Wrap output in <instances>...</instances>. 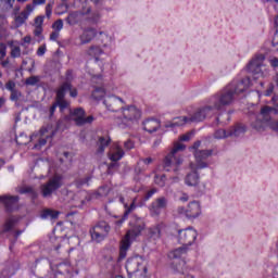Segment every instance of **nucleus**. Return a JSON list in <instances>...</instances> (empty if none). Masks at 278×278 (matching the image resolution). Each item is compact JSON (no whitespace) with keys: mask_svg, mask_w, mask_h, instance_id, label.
I'll return each mask as SVG.
<instances>
[{"mask_svg":"<svg viewBox=\"0 0 278 278\" xmlns=\"http://www.w3.org/2000/svg\"><path fill=\"white\" fill-rule=\"evenodd\" d=\"M233 96L235 93L231 89L224 88L210 98L208 105L200 108L194 112L193 121H205V118L216 115L223 108L232 103Z\"/></svg>","mask_w":278,"mask_h":278,"instance_id":"f257e3e1","label":"nucleus"},{"mask_svg":"<svg viewBox=\"0 0 278 278\" xmlns=\"http://www.w3.org/2000/svg\"><path fill=\"white\" fill-rule=\"evenodd\" d=\"M276 109L274 106L265 105L261 108V111L257 115L251 117V126L257 131H262L269 126L271 130L278 132V118L273 119V116L276 114Z\"/></svg>","mask_w":278,"mask_h":278,"instance_id":"f03ea898","label":"nucleus"},{"mask_svg":"<svg viewBox=\"0 0 278 278\" xmlns=\"http://www.w3.org/2000/svg\"><path fill=\"white\" fill-rule=\"evenodd\" d=\"M211 156V151H197L194 153L195 164H189V168H191V173L186 176V185L188 187H197L199 184V174L198 170L202 168H207L208 164L205 162Z\"/></svg>","mask_w":278,"mask_h":278,"instance_id":"7ed1b4c3","label":"nucleus"},{"mask_svg":"<svg viewBox=\"0 0 278 278\" xmlns=\"http://www.w3.org/2000/svg\"><path fill=\"white\" fill-rule=\"evenodd\" d=\"M141 118V111L137 106L122 108V117H116L115 123L121 129H126L137 124Z\"/></svg>","mask_w":278,"mask_h":278,"instance_id":"20e7f679","label":"nucleus"},{"mask_svg":"<svg viewBox=\"0 0 278 278\" xmlns=\"http://www.w3.org/2000/svg\"><path fill=\"white\" fill-rule=\"evenodd\" d=\"M186 149V146L182 143H175L174 148H172V151L168 153L167 156H165L163 162V168L165 172H177L180 164L184 163V160L178 154L179 151H184Z\"/></svg>","mask_w":278,"mask_h":278,"instance_id":"39448f33","label":"nucleus"},{"mask_svg":"<svg viewBox=\"0 0 278 278\" xmlns=\"http://www.w3.org/2000/svg\"><path fill=\"white\" fill-rule=\"evenodd\" d=\"M144 230V224H135L131 229H129L121 242L119 247V258L125 260L127 256V252L131 247V239H136L141 236L142 231Z\"/></svg>","mask_w":278,"mask_h":278,"instance_id":"423d86ee","label":"nucleus"},{"mask_svg":"<svg viewBox=\"0 0 278 278\" xmlns=\"http://www.w3.org/2000/svg\"><path fill=\"white\" fill-rule=\"evenodd\" d=\"M126 269L129 278H147L148 267L142 266V258L140 257L128 258Z\"/></svg>","mask_w":278,"mask_h":278,"instance_id":"0eeeda50","label":"nucleus"},{"mask_svg":"<svg viewBox=\"0 0 278 278\" xmlns=\"http://www.w3.org/2000/svg\"><path fill=\"white\" fill-rule=\"evenodd\" d=\"M189 251H190L189 245H182L180 248H176L175 250L170 251L168 254V257L170 260H180L179 265H175L174 263L172 264L174 269L179 274H185V266H186L185 257Z\"/></svg>","mask_w":278,"mask_h":278,"instance_id":"6e6552de","label":"nucleus"},{"mask_svg":"<svg viewBox=\"0 0 278 278\" xmlns=\"http://www.w3.org/2000/svg\"><path fill=\"white\" fill-rule=\"evenodd\" d=\"M112 228L105 220H100L90 229V236L92 241L102 242L108 238Z\"/></svg>","mask_w":278,"mask_h":278,"instance_id":"1a4fd4ad","label":"nucleus"},{"mask_svg":"<svg viewBox=\"0 0 278 278\" xmlns=\"http://www.w3.org/2000/svg\"><path fill=\"white\" fill-rule=\"evenodd\" d=\"M264 61H266V56L263 53H258L252 59L250 63H248V72L253 75L254 80L264 77L262 70L264 66Z\"/></svg>","mask_w":278,"mask_h":278,"instance_id":"9d476101","label":"nucleus"},{"mask_svg":"<svg viewBox=\"0 0 278 278\" xmlns=\"http://www.w3.org/2000/svg\"><path fill=\"white\" fill-rule=\"evenodd\" d=\"M62 187V177L52 176L48 182L41 185V194L43 199L51 198L54 192H56Z\"/></svg>","mask_w":278,"mask_h":278,"instance_id":"9b49d317","label":"nucleus"},{"mask_svg":"<svg viewBox=\"0 0 278 278\" xmlns=\"http://www.w3.org/2000/svg\"><path fill=\"white\" fill-rule=\"evenodd\" d=\"M177 233H178L177 241L185 247H191L192 244H194L198 238V232L193 227L179 229Z\"/></svg>","mask_w":278,"mask_h":278,"instance_id":"f8f14e48","label":"nucleus"},{"mask_svg":"<svg viewBox=\"0 0 278 278\" xmlns=\"http://www.w3.org/2000/svg\"><path fill=\"white\" fill-rule=\"evenodd\" d=\"M247 131V128L244 125H236L235 127L230 128L229 131H226L225 129H218L215 131V139L223 140L228 137H239L240 135H243Z\"/></svg>","mask_w":278,"mask_h":278,"instance_id":"ddd939ff","label":"nucleus"},{"mask_svg":"<svg viewBox=\"0 0 278 278\" xmlns=\"http://www.w3.org/2000/svg\"><path fill=\"white\" fill-rule=\"evenodd\" d=\"M72 116H74V123L76 126L91 125L94 122V117L92 115L86 116V112L84 108H75L72 112Z\"/></svg>","mask_w":278,"mask_h":278,"instance_id":"4468645a","label":"nucleus"},{"mask_svg":"<svg viewBox=\"0 0 278 278\" xmlns=\"http://www.w3.org/2000/svg\"><path fill=\"white\" fill-rule=\"evenodd\" d=\"M70 103L64 99V92L62 90L58 92L55 97V102L49 108V119H52L55 111L60 108L61 112H64L68 108Z\"/></svg>","mask_w":278,"mask_h":278,"instance_id":"2eb2a0df","label":"nucleus"},{"mask_svg":"<svg viewBox=\"0 0 278 278\" xmlns=\"http://www.w3.org/2000/svg\"><path fill=\"white\" fill-rule=\"evenodd\" d=\"M50 267H51V270H54L58 275H62V276H73V273H74V267L68 261L51 264Z\"/></svg>","mask_w":278,"mask_h":278,"instance_id":"dca6fc26","label":"nucleus"},{"mask_svg":"<svg viewBox=\"0 0 278 278\" xmlns=\"http://www.w3.org/2000/svg\"><path fill=\"white\" fill-rule=\"evenodd\" d=\"M119 202L124 205V208L126 211H124L123 217L115 222V225L117 227H121L122 224H124L129 218L130 213H132L137 207L136 199L132 200L131 204H126L125 203V198L123 195H119Z\"/></svg>","mask_w":278,"mask_h":278,"instance_id":"f3484780","label":"nucleus"},{"mask_svg":"<svg viewBox=\"0 0 278 278\" xmlns=\"http://www.w3.org/2000/svg\"><path fill=\"white\" fill-rule=\"evenodd\" d=\"M251 85L250 78H242L239 83H230L227 87L228 90H232L235 94L243 93L245 90H249Z\"/></svg>","mask_w":278,"mask_h":278,"instance_id":"a211bd4d","label":"nucleus"},{"mask_svg":"<svg viewBox=\"0 0 278 278\" xmlns=\"http://www.w3.org/2000/svg\"><path fill=\"white\" fill-rule=\"evenodd\" d=\"M167 207V200L165 197L157 198L150 205V214L152 217H159L163 210Z\"/></svg>","mask_w":278,"mask_h":278,"instance_id":"6ab92c4d","label":"nucleus"},{"mask_svg":"<svg viewBox=\"0 0 278 278\" xmlns=\"http://www.w3.org/2000/svg\"><path fill=\"white\" fill-rule=\"evenodd\" d=\"M18 201V195H0V203L3 204L4 211H7V213H12L13 210L17 206Z\"/></svg>","mask_w":278,"mask_h":278,"instance_id":"aec40b11","label":"nucleus"},{"mask_svg":"<svg viewBox=\"0 0 278 278\" xmlns=\"http://www.w3.org/2000/svg\"><path fill=\"white\" fill-rule=\"evenodd\" d=\"M195 117V113H193V115L191 117H174V119H172V122H168L167 124H165V128H175V127H180L184 126L186 124L189 123H201L203 121H194Z\"/></svg>","mask_w":278,"mask_h":278,"instance_id":"412c9836","label":"nucleus"},{"mask_svg":"<svg viewBox=\"0 0 278 278\" xmlns=\"http://www.w3.org/2000/svg\"><path fill=\"white\" fill-rule=\"evenodd\" d=\"M62 91L63 93V100H65L66 93L70 92V97L73 99H76L78 96V90L76 87H73V84L70 83H62L60 87H58L55 91V98L59 97V92Z\"/></svg>","mask_w":278,"mask_h":278,"instance_id":"4be33fe9","label":"nucleus"},{"mask_svg":"<svg viewBox=\"0 0 278 278\" xmlns=\"http://www.w3.org/2000/svg\"><path fill=\"white\" fill-rule=\"evenodd\" d=\"M201 204L198 201H192L188 204L186 210V216L187 218H198L199 215H201Z\"/></svg>","mask_w":278,"mask_h":278,"instance_id":"5701e85b","label":"nucleus"},{"mask_svg":"<svg viewBox=\"0 0 278 278\" xmlns=\"http://www.w3.org/2000/svg\"><path fill=\"white\" fill-rule=\"evenodd\" d=\"M161 128V122L156 118H148L143 122V129L148 134H153Z\"/></svg>","mask_w":278,"mask_h":278,"instance_id":"b1692460","label":"nucleus"},{"mask_svg":"<svg viewBox=\"0 0 278 278\" xmlns=\"http://www.w3.org/2000/svg\"><path fill=\"white\" fill-rule=\"evenodd\" d=\"M97 36L96 28H85L84 34L80 35L81 45L89 43Z\"/></svg>","mask_w":278,"mask_h":278,"instance_id":"393cba45","label":"nucleus"},{"mask_svg":"<svg viewBox=\"0 0 278 278\" xmlns=\"http://www.w3.org/2000/svg\"><path fill=\"white\" fill-rule=\"evenodd\" d=\"M110 142L111 139L109 137H99V140L97 142V154H103V152H105V149L109 147Z\"/></svg>","mask_w":278,"mask_h":278,"instance_id":"a878e982","label":"nucleus"},{"mask_svg":"<svg viewBox=\"0 0 278 278\" xmlns=\"http://www.w3.org/2000/svg\"><path fill=\"white\" fill-rule=\"evenodd\" d=\"M125 155V151L121 147H116L115 151H111L109 153V160L111 162H118L121 161Z\"/></svg>","mask_w":278,"mask_h":278,"instance_id":"bb28decb","label":"nucleus"},{"mask_svg":"<svg viewBox=\"0 0 278 278\" xmlns=\"http://www.w3.org/2000/svg\"><path fill=\"white\" fill-rule=\"evenodd\" d=\"M60 214L61 213L59 211H55L53 208H43L41 213V218L43 219L50 218L52 220H55L59 218Z\"/></svg>","mask_w":278,"mask_h":278,"instance_id":"cd10ccee","label":"nucleus"},{"mask_svg":"<svg viewBox=\"0 0 278 278\" xmlns=\"http://www.w3.org/2000/svg\"><path fill=\"white\" fill-rule=\"evenodd\" d=\"M16 223H17V219H14L13 217H10L9 219H7V222H4V224H3L1 235L11 232L13 227L16 225Z\"/></svg>","mask_w":278,"mask_h":278,"instance_id":"c85d7f7f","label":"nucleus"},{"mask_svg":"<svg viewBox=\"0 0 278 278\" xmlns=\"http://www.w3.org/2000/svg\"><path fill=\"white\" fill-rule=\"evenodd\" d=\"M80 13L78 11L71 12L66 17V23L70 26H75L78 24Z\"/></svg>","mask_w":278,"mask_h":278,"instance_id":"c756f323","label":"nucleus"},{"mask_svg":"<svg viewBox=\"0 0 278 278\" xmlns=\"http://www.w3.org/2000/svg\"><path fill=\"white\" fill-rule=\"evenodd\" d=\"M87 54L90 58H94L96 62H98V58H100L103 54V51L98 46H91L90 49L87 51Z\"/></svg>","mask_w":278,"mask_h":278,"instance_id":"7c9ffc66","label":"nucleus"},{"mask_svg":"<svg viewBox=\"0 0 278 278\" xmlns=\"http://www.w3.org/2000/svg\"><path fill=\"white\" fill-rule=\"evenodd\" d=\"M29 13L26 11H22L18 15L15 16V23L18 26H23V24L28 20Z\"/></svg>","mask_w":278,"mask_h":278,"instance_id":"2f4dec72","label":"nucleus"},{"mask_svg":"<svg viewBox=\"0 0 278 278\" xmlns=\"http://www.w3.org/2000/svg\"><path fill=\"white\" fill-rule=\"evenodd\" d=\"M150 238H153L154 240L161 238V226L156 225L150 228L149 230Z\"/></svg>","mask_w":278,"mask_h":278,"instance_id":"473e14b6","label":"nucleus"},{"mask_svg":"<svg viewBox=\"0 0 278 278\" xmlns=\"http://www.w3.org/2000/svg\"><path fill=\"white\" fill-rule=\"evenodd\" d=\"M154 182L157 187L164 188L166 185V175H155Z\"/></svg>","mask_w":278,"mask_h":278,"instance_id":"72a5a7b5","label":"nucleus"},{"mask_svg":"<svg viewBox=\"0 0 278 278\" xmlns=\"http://www.w3.org/2000/svg\"><path fill=\"white\" fill-rule=\"evenodd\" d=\"M116 101H121L122 103H124V101L122 100V98H109V100H104V104L108 105V109L111 112H115L117 111L114 106H112V104L109 103H115Z\"/></svg>","mask_w":278,"mask_h":278,"instance_id":"f704fd0d","label":"nucleus"},{"mask_svg":"<svg viewBox=\"0 0 278 278\" xmlns=\"http://www.w3.org/2000/svg\"><path fill=\"white\" fill-rule=\"evenodd\" d=\"M51 28L54 29V31L61 33V30L64 28V22L62 20H56L54 23H52Z\"/></svg>","mask_w":278,"mask_h":278,"instance_id":"c9c22d12","label":"nucleus"},{"mask_svg":"<svg viewBox=\"0 0 278 278\" xmlns=\"http://www.w3.org/2000/svg\"><path fill=\"white\" fill-rule=\"evenodd\" d=\"M20 193H22V194L30 193L33 199H37V192L35 191V189L33 187H25V188L21 189Z\"/></svg>","mask_w":278,"mask_h":278,"instance_id":"e433bc0d","label":"nucleus"},{"mask_svg":"<svg viewBox=\"0 0 278 278\" xmlns=\"http://www.w3.org/2000/svg\"><path fill=\"white\" fill-rule=\"evenodd\" d=\"M40 79L37 76H31L26 78L25 84L26 86H36Z\"/></svg>","mask_w":278,"mask_h":278,"instance_id":"4c0bfd02","label":"nucleus"},{"mask_svg":"<svg viewBox=\"0 0 278 278\" xmlns=\"http://www.w3.org/2000/svg\"><path fill=\"white\" fill-rule=\"evenodd\" d=\"M202 142L201 141H194L192 149L194 150V154H197V152H211V155H213V150H201L199 151L198 149L201 148Z\"/></svg>","mask_w":278,"mask_h":278,"instance_id":"58836bf2","label":"nucleus"},{"mask_svg":"<svg viewBox=\"0 0 278 278\" xmlns=\"http://www.w3.org/2000/svg\"><path fill=\"white\" fill-rule=\"evenodd\" d=\"M21 96L18 90L10 91V101L17 102Z\"/></svg>","mask_w":278,"mask_h":278,"instance_id":"ea45409f","label":"nucleus"},{"mask_svg":"<svg viewBox=\"0 0 278 278\" xmlns=\"http://www.w3.org/2000/svg\"><path fill=\"white\" fill-rule=\"evenodd\" d=\"M10 56H12L13 59L21 58V49H20V47H17V46L13 47L12 51L10 52Z\"/></svg>","mask_w":278,"mask_h":278,"instance_id":"a19ab883","label":"nucleus"},{"mask_svg":"<svg viewBox=\"0 0 278 278\" xmlns=\"http://www.w3.org/2000/svg\"><path fill=\"white\" fill-rule=\"evenodd\" d=\"M72 81H73V70H67L65 73V81H63L62 84L72 85Z\"/></svg>","mask_w":278,"mask_h":278,"instance_id":"79ce46f5","label":"nucleus"},{"mask_svg":"<svg viewBox=\"0 0 278 278\" xmlns=\"http://www.w3.org/2000/svg\"><path fill=\"white\" fill-rule=\"evenodd\" d=\"M90 179H91L90 177L81 178V179L76 180L75 184L78 187H83L85 185H89Z\"/></svg>","mask_w":278,"mask_h":278,"instance_id":"37998d69","label":"nucleus"},{"mask_svg":"<svg viewBox=\"0 0 278 278\" xmlns=\"http://www.w3.org/2000/svg\"><path fill=\"white\" fill-rule=\"evenodd\" d=\"M155 193H157V189L155 188L148 190L144 195V201H149Z\"/></svg>","mask_w":278,"mask_h":278,"instance_id":"c03bdc74","label":"nucleus"},{"mask_svg":"<svg viewBox=\"0 0 278 278\" xmlns=\"http://www.w3.org/2000/svg\"><path fill=\"white\" fill-rule=\"evenodd\" d=\"M7 90H9L10 92L12 91H16V84L12 80L8 81L5 85Z\"/></svg>","mask_w":278,"mask_h":278,"instance_id":"a18cd8bd","label":"nucleus"},{"mask_svg":"<svg viewBox=\"0 0 278 278\" xmlns=\"http://www.w3.org/2000/svg\"><path fill=\"white\" fill-rule=\"evenodd\" d=\"M59 38H60V31L54 30L50 34L49 40L52 42H58Z\"/></svg>","mask_w":278,"mask_h":278,"instance_id":"49530a36","label":"nucleus"},{"mask_svg":"<svg viewBox=\"0 0 278 278\" xmlns=\"http://www.w3.org/2000/svg\"><path fill=\"white\" fill-rule=\"evenodd\" d=\"M52 11H53V4H48L46 5V17L50 18L52 16Z\"/></svg>","mask_w":278,"mask_h":278,"instance_id":"de8ad7c7","label":"nucleus"},{"mask_svg":"<svg viewBox=\"0 0 278 278\" xmlns=\"http://www.w3.org/2000/svg\"><path fill=\"white\" fill-rule=\"evenodd\" d=\"M42 33H43L42 26H36V28H34V36L35 37L40 38Z\"/></svg>","mask_w":278,"mask_h":278,"instance_id":"09e8293b","label":"nucleus"},{"mask_svg":"<svg viewBox=\"0 0 278 278\" xmlns=\"http://www.w3.org/2000/svg\"><path fill=\"white\" fill-rule=\"evenodd\" d=\"M46 52H47V46H45V45H42L41 47H39L37 49V55L39 58H42Z\"/></svg>","mask_w":278,"mask_h":278,"instance_id":"8fccbe9b","label":"nucleus"},{"mask_svg":"<svg viewBox=\"0 0 278 278\" xmlns=\"http://www.w3.org/2000/svg\"><path fill=\"white\" fill-rule=\"evenodd\" d=\"M43 16L42 15H39L36 17V20H34V23L36 24V27H42V24H43Z\"/></svg>","mask_w":278,"mask_h":278,"instance_id":"3c124183","label":"nucleus"},{"mask_svg":"<svg viewBox=\"0 0 278 278\" xmlns=\"http://www.w3.org/2000/svg\"><path fill=\"white\" fill-rule=\"evenodd\" d=\"M101 18L100 13L96 12L91 15V17L89 18L91 23H98Z\"/></svg>","mask_w":278,"mask_h":278,"instance_id":"603ef678","label":"nucleus"},{"mask_svg":"<svg viewBox=\"0 0 278 278\" xmlns=\"http://www.w3.org/2000/svg\"><path fill=\"white\" fill-rule=\"evenodd\" d=\"M274 90H275V86H274L273 83H270L269 86H268V89H266V91H265V96L266 97L273 96Z\"/></svg>","mask_w":278,"mask_h":278,"instance_id":"864d4df0","label":"nucleus"},{"mask_svg":"<svg viewBox=\"0 0 278 278\" xmlns=\"http://www.w3.org/2000/svg\"><path fill=\"white\" fill-rule=\"evenodd\" d=\"M67 1L68 0H61V4H60V8H63L64 10H63V12L62 13H67V10H68V8H70V5L67 4ZM61 13V14H62Z\"/></svg>","mask_w":278,"mask_h":278,"instance_id":"5fc2aeb1","label":"nucleus"},{"mask_svg":"<svg viewBox=\"0 0 278 278\" xmlns=\"http://www.w3.org/2000/svg\"><path fill=\"white\" fill-rule=\"evenodd\" d=\"M124 149L131 150L134 149V142L131 140H127L124 142Z\"/></svg>","mask_w":278,"mask_h":278,"instance_id":"6e6d98bb","label":"nucleus"},{"mask_svg":"<svg viewBox=\"0 0 278 278\" xmlns=\"http://www.w3.org/2000/svg\"><path fill=\"white\" fill-rule=\"evenodd\" d=\"M45 144H47V138H39L36 148H42Z\"/></svg>","mask_w":278,"mask_h":278,"instance_id":"4d7b16f0","label":"nucleus"},{"mask_svg":"<svg viewBox=\"0 0 278 278\" xmlns=\"http://www.w3.org/2000/svg\"><path fill=\"white\" fill-rule=\"evenodd\" d=\"M48 132H49L48 126H42L41 129H39V135H41V137H45V135H47Z\"/></svg>","mask_w":278,"mask_h":278,"instance_id":"13d9d810","label":"nucleus"},{"mask_svg":"<svg viewBox=\"0 0 278 278\" xmlns=\"http://www.w3.org/2000/svg\"><path fill=\"white\" fill-rule=\"evenodd\" d=\"M140 162L146 164V165H150V164L153 163V159L152 157H146V159H141Z\"/></svg>","mask_w":278,"mask_h":278,"instance_id":"bf43d9fd","label":"nucleus"},{"mask_svg":"<svg viewBox=\"0 0 278 278\" xmlns=\"http://www.w3.org/2000/svg\"><path fill=\"white\" fill-rule=\"evenodd\" d=\"M47 2V0H33V5L34 7H39L42 5Z\"/></svg>","mask_w":278,"mask_h":278,"instance_id":"052dcab7","label":"nucleus"},{"mask_svg":"<svg viewBox=\"0 0 278 278\" xmlns=\"http://www.w3.org/2000/svg\"><path fill=\"white\" fill-rule=\"evenodd\" d=\"M220 116H225L229 121V113L223 112L222 114L218 115V117H216L217 124H220Z\"/></svg>","mask_w":278,"mask_h":278,"instance_id":"680f3d73","label":"nucleus"},{"mask_svg":"<svg viewBox=\"0 0 278 278\" xmlns=\"http://www.w3.org/2000/svg\"><path fill=\"white\" fill-rule=\"evenodd\" d=\"M179 140H180L181 142H187V141L190 140V135H188V134L182 135V136L179 138Z\"/></svg>","mask_w":278,"mask_h":278,"instance_id":"e2e57ef3","label":"nucleus"},{"mask_svg":"<svg viewBox=\"0 0 278 278\" xmlns=\"http://www.w3.org/2000/svg\"><path fill=\"white\" fill-rule=\"evenodd\" d=\"M270 66L275 68L278 67V60L276 58L270 60Z\"/></svg>","mask_w":278,"mask_h":278,"instance_id":"0e129e2a","label":"nucleus"},{"mask_svg":"<svg viewBox=\"0 0 278 278\" xmlns=\"http://www.w3.org/2000/svg\"><path fill=\"white\" fill-rule=\"evenodd\" d=\"M8 65H10V60L7 59V60H1V66L2 67H7Z\"/></svg>","mask_w":278,"mask_h":278,"instance_id":"69168bd1","label":"nucleus"},{"mask_svg":"<svg viewBox=\"0 0 278 278\" xmlns=\"http://www.w3.org/2000/svg\"><path fill=\"white\" fill-rule=\"evenodd\" d=\"M0 54H1V60H4V58L7 56L5 48L0 50Z\"/></svg>","mask_w":278,"mask_h":278,"instance_id":"338daca9","label":"nucleus"},{"mask_svg":"<svg viewBox=\"0 0 278 278\" xmlns=\"http://www.w3.org/2000/svg\"><path fill=\"white\" fill-rule=\"evenodd\" d=\"M16 2V0H7V3L9 5L10 9L13 8L14 3Z\"/></svg>","mask_w":278,"mask_h":278,"instance_id":"774afa93","label":"nucleus"}]
</instances>
